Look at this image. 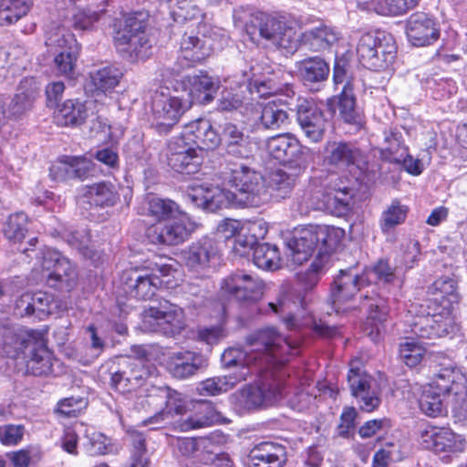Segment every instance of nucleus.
<instances>
[{
  "label": "nucleus",
  "instance_id": "393cba45",
  "mask_svg": "<svg viewBox=\"0 0 467 467\" xmlns=\"http://www.w3.org/2000/svg\"><path fill=\"white\" fill-rule=\"evenodd\" d=\"M210 36H204L203 38L198 37L193 31L185 32L180 41L181 57L190 63H198L209 57L213 48L212 41L215 36L224 37V33H221L220 28L212 29Z\"/></svg>",
  "mask_w": 467,
  "mask_h": 467
},
{
  "label": "nucleus",
  "instance_id": "f03ea898",
  "mask_svg": "<svg viewBox=\"0 0 467 467\" xmlns=\"http://www.w3.org/2000/svg\"><path fill=\"white\" fill-rule=\"evenodd\" d=\"M296 350L288 340L275 328L265 327L250 334L246 337V349L229 348L222 354L224 368L233 369L232 373L246 368L247 378L265 365Z\"/></svg>",
  "mask_w": 467,
  "mask_h": 467
},
{
  "label": "nucleus",
  "instance_id": "6ab92c4d",
  "mask_svg": "<svg viewBox=\"0 0 467 467\" xmlns=\"http://www.w3.org/2000/svg\"><path fill=\"white\" fill-rule=\"evenodd\" d=\"M296 111V121L304 135L311 142L317 143L322 140L327 121L324 116V112L316 103L304 99H298Z\"/></svg>",
  "mask_w": 467,
  "mask_h": 467
},
{
  "label": "nucleus",
  "instance_id": "72a5a7b5",
  "mask_svg": "<svg viewBox=\"0 0 467 467\" xmlns=\"http://www.w3.org/2000/svg\"><path fill=\"white\" fill-rule=\"evenodd\" d=\"M360 157V150L352 142L329 140L326 143L324 161L328 165L345 169L354 165Z\"/></svg>",
  "mask_w": 467,
  "mask_h": 467
},
{
  "label": "nucleus",
  "instance_id": "ddd939ff",
  "mask_svg": "<svg viewBox=\"0 0 467 467\" xmlns=\"http://www.w3.org/2000/svg\"><path fill=\"white\" fill-rule=\"evenodd\" d=\"M191 106L189 99L155 92L151 101L152 124L159 132H167Z\"/></svg>",
  "mask_w": 467,
  "mask_h": 467
},
{
  "label": "nucleus",
  "instance_id": "8fccbe9b",
  "mask_svg": "<svg viewBox=\"0 0 467 467\" xmlns=\"http://www.w3.org/2000/svg\"><path fill=\"white\" fill-rule=\"evenodd\" d=\"M352 198L350 188H334L325 197L326 207L333 215L343 216L350 210Z\"/></svg>",
  "mask_w": 467,
  "mask_h": 467
},
{
  "label": "nucleus",
  "instance_id": "6e6552de",
  "mask_svg": "<svg viewBox=\"0 0 467 467\" xmlns=\"http://www.w3.org/2000/svg\"><path fill=\"white\" fill-rule=\"evenodd\" d=\"M306 308L305 298L298 297L297 301H293L288 295H282L274 302L268 303V308L272 313L280 317L285 327L288 330H300L304 327H309L318 336L324 337H333L337 334V328L334 326H328L322 320L317 321L313 317H308L304 322H299L297 317L293 314L294 309L298 307Z\"/></svg>",
  "mask_w": 467,
  "mask_h": 467
},
{
  "label": "nucleus",
  "instance_id": "2eb2a0df",
  "mask_svg": "<svg viewBox=\"0 0 467 467\" xmlns=\"http://www.w3.org/2000/svg\"><path fill=\"white\" fill-rule=\"evenodd\" d=\"M167 164L176 172L195 174L200 171L203 156L202 150L195 149L183 138L171 140L167 146Z\"/></svg>",
  "mask_w": 467,
  "mask_h": 467
},
{
  "label": "nucleus",
  "instance_id": "4d7b16f0",
  "mask_svg": "<svg viewBox=\"0 0 467 467\" xmlns=\"http://www.w3.org/2000/svg\"><path fill=\"white\" fill-rule=\"evenodd\" d=\"M273 45L285 51L286 54H294L299 48L302 49L301 34H297L296 30L285 23L275 37Z\"/></svg>",
  "mask_w": 467,
  "mask_h": 467
},
{
  "label": "nucleus",
  "instance_id": "338daca9",
  "mask_svg": "<svg viewBox=\"0 0 467 467\" xmlns=\"http://www.w3.org/2000/svg\"><path fill=\"white\" fill-rule=\"evenodd\" d=\"M131 438L130 467H149L145 438L141 433H133Z\"/></svg>",
  "mask_w": 467,
  "mask_h": 467
},
{
  "label": "nucleus",
  "instance_id": "052dcab7",
  "mask_svg": "<svg viewBox=\"0 0 467 467\" xmlns=\"http://www.w3.org/2000/svg\"><path fill=\"white\" fill-rule=\"evenodd\" d=\"M435 320L432 317L431 311L429 309L426 315L417 316L410 323L411 332L420 338L434 339L439 338L434 325Z\"/></svg>",
  "mask_w": 467,
  "mask_h": 467
},
{
  "label": "nucleus",
  "instance_id": "9b49d317",
  "mask_svg": "<svg viewBox=\"0 0 467 467\" xmlns=\"http://www.w3.org/2000/svg\"><path fill=\"white\" fill-rule=\"evenodd\" d=\"M151 270L150 274H142L137 269L126 270L121 275V284L124 292L130 297L140 300H148L152 298L155 295L159 285H161L160 278L156 273L162 275H168L171 266L168 265H160L154 263L149 266Z\"/></svg>",
  "mask_w": 467,
  "mask_h": 467
},
{
  "label": "nucleus",
  "instance_id": "f3484780",
  "mask_svg": "<svg viewBox=\"0 0 467 467\" xmlns=\"http://www.w3.org/2000/svg\"><path fill=\"white\" fill-rule=\"evenodd\" d=\"M368 278L361 275L356 267L340 270L330 289L329 300L336 313L345 312L356 294L366 285Z\"/></svg>",
  "mask_w": 467,
  "mask_h": 467
},
{
  "label": "nucleus",
  "instance_id": "0e129e2a",
  "mask_svg": "<svg viewBox=\"0 0 467 467\" xmlns=\"http://www.w3.org/2000/svg\"><path fill=\"white\" fill-rule=\"evenodd\" d=\"M394 267H392L388 260L379 259L370 269L366 270L361 275H364L365 278H368L366 281V285H368L372 280H370V275L375 276V281L380 282L383 284H389L395 279V272Z\"/></svg>",
  "mask_w": 467,
  "mask_h": 467
},
{
  "label": "nucleus",
  "instance_id": "1a4fd4ad",
  "mask_svg": "<svg viewBox=\"0 0 467 467\" xmlns=\"http://www.w3.org/2000/svg\"><path fill=\"white\" fill-rule=\"evenodd\" d=\"M266 150L270 156L280 164L296 173H301L307 167L306 148L291 133H281L266 140Z\"/></svg>",
  "mask_w": 467,
  "mask_h": 467
},
{
  "label": "nucleus",
  "instance_id": "dca6fc26",
  "mask_svg": "<svg viewBox=\"0 0 467 467\" xmlns=\"http://www.w3.org/2000/svg\"><path fill=\"white\" fill-rule=\"evenodd\" d=\"M42 268L47 271V283L56 289L70 290L77 283L78 274L73 264L57 251L45 253Z\"/></svg>",
  "mask_w": 467,
  "mask_h": 467
},
{
  "label": "nucleus",
  "instance_id": "e433bc0d",
  "mask_svg": "<svg viewBox=\"0 0 467 467\" xmlns=\"http://www.w3.org/2000/svg\"><path fill=\"white\" fill-rule=\"evenodd\" d=\"M155 396L165 400V407L145 420L146 424H160L170 416L182 415L186 411V401L181 393L168 387L156 389Z\"/></svg>",
  "mask_w": 467,
  "mask_h": 467
},
{
  "label": "nucleus",
  "instance_id": "f257e3e1",
  "mask_svg": "<svg viewBox=\"0 0 467 467\" xmlns=\"http://www.w3.org/2000/svg\"><path fill=\"white\" fill-rule=\"evenodd\" d=\"M342 235L341 229L326 225H306L295 230L292 238L287 242L286 254L293 265H302L317 249V257L307 271L298 275L299 281L306 289H311L317 284L318 274Z\"/></svg>",
  "mask_w": 467,
  "mask_h": 467
},
{
  "label": "nucleus",
  "instance_id": "49530a36",
  "mask_svg": "<svg viewBox=\"0 0 467 467\" xmlns=\"http://www.w3.org/2000/svg\"><path fill=\"white\" fill-rule=\"evenodd\" d=\"M184 213L180 206L171 199L150 197L147 201V215L160 222H167Z\"/></svg>",
  "mask_w": 467,
  "mask_h": 467
},
{
  "label": "nucleus",
  "instance_id": "79ce46f5",
  "mask_svg": "<svg viewBox=\"0 0 467 467\" xmlns=\"http://www.w3.org/2000/svg\"><path fill=\"white\" fill-rule=\"evenodd\" d=\"M457 288V282L451 277L445 276L435 280L431 287L434 297L430 301L429 306L438 305L439 306L454 309V305H457L460 301Z\"/></svg>",
  "mask_w": 467,
  "mask_h": 467
},
{
  "label": "nucleus",
  "instance_id": "4468645a",
  "mask_svg": "<svg viewBox=\"0 0 467 467\" xmlns=\"http://www.w3.org/2000/svg\"><path fill=\"white\" fill-rule=\"evenodd\" d=\"M192 231V223L184 213L167 222H160L149 226L146 230V237L155 245L174 246L184 243Z\"/></svg>",
  "mask_w": 467,
  "mask_h": 467
},
{
  "label": "nucleus",
  "instance_id": "473e14b6",
  "mask_svg": "<svg viewBox=\"0 0 467 467\" xmlns=\"http://www.w3.org/2000/svg\"><path fill=\"white\" fill-rule=\"evenodd\" d=\"M340 33L336 28L320 25L301 33L302 49L310 52H325L337 43Z\"/></svg>",
  "mask_w": 467,
  "mask_h": 467
},
{
  "label": "nucleus",
  "instance_id": "c03bdc74",
  "mask_svg": "<svg viewBox=\"0 0 467 467\" xmlns=\"http://www.w3.org/2000/svg\"><path fill=\"white\" fill-rule=\"evenodd\" d=\"M83 195L90 205L101 208L113 206L119 197L115 185L109 182L86 186Z\"/></svg>",
  "mask_w": 467,
  "mask_h": 467
},
{
  "label": "nucleus",
  "instance_id": "2f4dec72",
  "mask_svg": "<svg viewBox=\"0 0 467 467\" xmlns=\"http://www.w3.org/2000/svg\"><path fill=\"white\" fill-rule=\"evenodd\" d=\"M286 461L285 446L265 441L255 445L250 451L246 467H284Z\"/></svg>",
  "mask_w": 467,
  "mask_h": 467
},
{
  "label": "nucleus",
  "instance_id": "6e6d98bb",
  "mask_svg": "<svg viewBox=\"0 0 467 467\" xmlns=\"http://www.w3.org/2000/svg\"><path fill=\"white\" fill-rule=\"evenodd\" d=\"M87 438L85 448L90 456L116 454L120 449L119 444L113 443L111 439L100 432H93Z\"/></svg>",
  "mask_w": 467,
  "mask_h": 467
},
{
  "label": "nucleus",
  "instance_id": "c85d7f7f",
  "mask_svg": "<svg viewBox=\"0 0 467 467\" xmlns=\"http://www.w3.org/2000/svg\"><path fill=\"white\" fill-rule=\"evenodd\" d=\"M218 254L216 242L208 236H203L192 243L182 252V256L186 266L199 273L210 266V262L215 258Z\"/></svg>",
  "mask_w": 467,
  "mask_h": 467
},
{
  "label": "nucleus",
  "instance_id": "20e7f679",
  "mask_svg": "<svg viewBox=\"0 0 467 467\" xmlns=\"http://www.w3.org/2000/svg\"><path fill=\"white\" fill-rule=\"evenodd\" d=\"M289 356L285 355L254 371L258 374L256 382L246 385L235 395L240 406L253 410L271 406L283 398L287 377L284 366L289 361Z\"/></svg>",
  "mask_w": 467,
  "mask_h": 467
},
{
  "label": "nucleus",
  "instance_id": "cd10ccee",
  "mask_svg": "<svg viewBox=\"0 0 467 467\" xmlns=\"http://www.w3.org/2000/svg\"><path fill=\"white\" fill-rule=\"evenodd\" d=\"M208 365L201 353L189 350L172 353L167 360L169 372L176 379H188L194 376Z\"/></svg>",
  "mask_w": 467,
  "mask_h": 467
},
{
  "label": "nucleus",
  "instance_id": "9d476101",
  "mask_svg": "<svg viewBox=\"0 0 467 467\" xmlns=\"http://www.w3.org/2000/svg\"><path fill=\"white\" fill-rule=\"evenodd\" d=\"M229 183L244 196L240 202L257 204L265 195V182L260 172L244 162L228 163Z\"/></svg>",
  "mask_w": 467,
  "mask_h": 467
},
{
  "label": "nucleus",
  "instance_id": "0eeeda50",
  "mask_svg": "<svg viewBox=\"0 0 467 467\" xmlns=\"http://www.w3.org/2000/svg\"><path fill=\"white\" fill-rule=\"evenodd\" d=\"M146 23L137 16H128L115 32L114 44L119 55L130 61L145 60L151 54V42L145 31Z\"/></svg>",
  "mask_w": 467,
  "mask_h": 467
},
{
  "label": "nucleus",
  "instance_id": "f704fd0d",
  "mask_svg": "<svg viewBox=\"0 0 467 467\" xmlns=\"http://www.w3.org/2000/svg\"><path fill=\"white\" fill-rule=\"evenodd\" d=\"M187 98L193 103L207 104L211 102L219 88V82L212 77L200 72L199 75L188 76L184 81Z\"/></svg>",
  "mask_w": 467,
  "mask_h": 467
},
{
  "label": "nucleus",
  "instance_id": "58836bf2",
  "mask_svg": "<svg viewBox=\"0 0 467 467\" xmlns=\"http://www.w3.org/2000/svg\"><path fill=\"white\" fill-rule=\"evenodd\" d=\"M257 67H251L249 72H244L243 82L246 84L251 94H257L260 98L274 96L284 91V83L275 76L259 77Z\"/></svg>",
  "mask_w": 467,
  "mask_h": 467
},
{
  "label": "nucleus",
  "instance_id": "4be33fe9",
  "mask_svg": "<svg viewBox=\"0 0 467 467\" xmlns=\"http://www.w3.org/2000/svg\"><path fill=\"white\" fill-rule=\"evenodd\" d=\"M148 316L152 319L154 331L173 337L185 328L183 310L176 305H161L150 307Z\"/></svg>",
  "mask_w": 467,
  "mask_h": 467
},
{
  "label": "nucleus",
  "instance_id": "3c124183",
  "mask_svg": "<svg viewBox=\"0 0 467 467\" xmlns=\"http://www.w3.org/2000/svg\"><path fill=\"white\" fill-rule=\"evenodd\" d=\"M408 212V207L401 204L400 200H392L391 203L382 212L379 219V227L382 233L389 234L398 225L403 223Z\"/></svg>",
  "mask_w": 467,
  "mask_h": 467
},
{
  "label": "nucleus",
  "instance_id": "7ed1b4c3",
  "mask_svg": "<svg viewBox=\"0 0 467 467\" xmlns=\"http://www.w3.org/2000/svg\"><path fill=\"white\" fill-rule=\"evenodd\" d=\"M432 363V381L424 387L419 406L427 416L438 417L446 410V398L451 400L452 394L460 399L465 395L467 380L456 363L443 353L433 355Z\"/></svg>",
  "mask_w": 467,
  "mask_h": 467
},
{
  "label": "nucleus",
  "instance_id": "603ef678",
  "mask_svg": "<svg viewBox=\"0 0 467 467\" xmlns=\"http://www.w3.org/2000/svg\"><path fill=\"white\" fill-rule=\"evenodd\" d=\"M33 5L32 0H1L0 25L8 26L26 16Z\"/></svg>",
  "mask_w": 467,
  "mask_h": 467
},
{
  "label": "nucleus",
  "instance_id": "f8f14e48",
  "mask_svg": "<svg viewBox=\"0 0 467 467\" xmlns=\"http://www.w3.org/2000/svg\"><path fill=\"white\" fill-rule=\"evenodd\" d=\"M264 282L256 275L237 270L222 280L221 290L224 296L240 303L254 304L264 294Z\"/></svg>",
  "mask_w": 467,
  "mask_h": 467
},
{
  "label": "nucleus",
  "instance_id": "13d9d810",
  "mask_svg": "<svg viewBox=\"0 0 467 467\" xmlns=\"http://www.w3.org/2000/svg\"><path fill=\"white\" fill-rule=\"evenodd\" d=\"M384 145L382 146V154L391 162L400 160L403 154L408 151V148L403 145L401 134L390 130L384 133Z\"/></svg>",
  "mask_w": 467,
  "mask_h": 467
},
{
  "label": "nucleus",
  "instance_id": "774afa93",
  "mask_svg": "<svg viewBox=\"0 0 467 467\" xmlns=\"http://www.w3.org/2000/svg\"><path fill=\"white\" fill-rule=\"evenodd\" d=\"M218 445L213 437H198L195 462L202 464H210L217 453Z\"/></svg>",
  "mask_w": 467,
  "mask_h": 467
},
{
  "label": "nucleus",
  "instance_id": "864d4df0",
  "mask_svg": "<svg viewBox=\"0 0 467 467\" xmlns=\"http://www.w3.org/2000/svg\"><path fill=\"white\" fill-rule=\"evenodd\" d=\"M254 264L261 269H275L279 265L280 254L276 245L258 243L253 251Z\"/></svg>",
  "mask_w": 467,
  "mask_h": 467
},
{
  "label": "nucleus",
  "instance_id": "ea45409f",
  "mask_svg": "<svg viewBox=\"0 0 467 467\" xmlns=\"http://www.w3.org/2000/svg\"><path fill=\"white\" fill-rule=\"evenodd\" d=\"M299 174L293 171L291 173H287L280 169L272 171L267 177L264 200L266 199L267 192L275 201H281L289 197L296 185V177Z\"/></svg>",
  "mask_w": 467,
  "mask_h": 467
},
{
  "label": "nucleus",
  "instance_id": "5701e85b",
  "mask_svg": "<svg viewBox=\"0 0 467 467\" xmlns=\"http://www.w3.org/2000/svg\"><path fill=\"white\" fill-rule=\"evenodd\" d=\"M421 444L436 453H461L466 448L465 439L447 428H431L421 433Z\"/></svg>",
  "mask_w": 467,
  "mask_h": 467
},
{
  "label": "nucleus",
  "instance_id": "412c9836",
  "mask_svg": "<svg viewBox=\"0 0 467 467\" xmlns=\"http://www.w3.org/2000/svg\"><path fill=\"white\" fill-rule=\"evenodd\" d=\"M186 198L194 206L207 212L215 213L227 208L234 202L235 195L230 191L219 187L198 185L188 191Z\"/></svg>",
  "mask_w": 467,
  "mask_h": 467
},
{
  "label": "nucleus",
  "instance_id": "680f3d73",
  "mask_svg": "<svg viewBox=\"0 0 467 467\" xmlns=\"http://www.w3.org/2000/svg\"><path fill=\"white\" fill-rule=\"evenodd\" d=\"M420 0H377L375 10L382 16H400L413 9Z\"/></svg>",
  "mask_w": 467,
  "mask_h": 467
},
{
  "label": "nucleus",
  "instance_id": "de8ad7c7",
  "mask_svg": "<svg viewBox=\"0 0 467 467\" xmlns=\"http://www.w3.org/2000/svg\"><path fill=\"white\" fill-rule=\"evenodd\" d=\"M193 408L196 413L180 422L179 426L182 431L200 429L210 425L213 421V409L211 401L203 400H197L193 404Z\"/></svg>",
  "mask_w": 467,
  "mask_h": 467
},
{
  "label": "nucleus",
  "instance_id": "c756f323",
  "mask_svg": "<svg viewBox=\"0 0 467 467\" xmlns=\"http://www.w3.org/2000/svg\"><path fill=\"white\" fill-rule=\"evenodd\" d=\"M44 336L42 332L26 330L16 327H3L0 328L3 352L11 358H17L25 348L31 347L36 337Z\"/></svg>",
  "mask_w": 467,
  "mask_h": 467
},
{
  "label": "nucleus",
  "instance_id": "37998d69",
  "mask_svg": "<svg viewBox=\"0 0 467 467\" xmlns=\"http://www.w3.org/2000/svg\"><path fill=\"white\" fill-rule=\"evenodd\" d=\"M247 369L237 373H229L222 377H214L207 379L201 382L198 391L201 395L216 396L223 392H226L234 388L237 383L247 379Z\"/></svg>",
  "mask_w": 467,
  "mask_h": 467
},
{
  "label": "nucleus",
  "instance_id": "4c0bfd02",
  "mask_svg": "<svg viewBox=\"0 0 467 467\" xmlns=\"http://www.w3.org/2000/svg\"><path fill=\"white\" fill-rule=\"evenodd\" d=\"M30 348V354L26 365V372L34 376L49 374L52 371L53 356L46 346L43 336L36 337Z\"/></svg>",
  "mask_w": 467,
  "mask_h": 467
},
{
  "label": "nucleus",
  "instance_id": "bf43d9fd",
  "mask_svg": "<svg viewBox=\"0 0 467 467\" xmlns=\"http://www.w3.org/2000/svg\"><path fill=\"white\" fill-rule=\"evenodd\" d=\"M27 216L24 213L11 214L4 227L5 236L13 242H21L27 232Z\"/></svg>",
  "mask_w": 467,
  "mask_h": 467
},
{
  "label": "nucleus",
  "instance_id": "a211bd4d",
  "mask_svg": "<svg viewBox=\"0 0 467 467\" xmlns=\"http://www.w3.org/2000/svg\"><path fill=\"white\" fill-rule=\"evenodd\" d=\"M121 368H110V385L120 392H131L147 384L150 377L148 368L142 360L127 358L122 360Z\"/></svg>",
  "mask_w": 467,
  "mask_h": 467
},
{
  "label": "nucleus",
  "instance_id": "39448f33",
  "mask_svg": "<svg viewBox=\"0 0 467 467\" xmlns=\"http://www.w3.org/2000/svg\"><path fill=\"white\" fill-rule=\"evenodd\" d=\"M357 55L363 67L373 71H383L395 61L397 45L393 36L386 32H368L359 37Z\"/></svg>",
  "mask_w": 467,
  "mask_h": 467
},
{
  "label": "nucleus",
  "instance_id": "69168bd1",
  "mask_svg": "<svg viewBox=\"0 0 467 467\" xmlns=\"http://www.w3.org/2000/svg\"><path fill=\"white\" fill-rule=\"evenodd\" d=\"M61 236L69 245L80 251L84 255H89L90 234L87 229H65L61 232Z\"/></svg>",
  "mask_w": 467,
  "mask_h": 467
},
{
  "label": "nucleus",
  "instance_id": "e2e57ef3",
  "mask_svg": "<svg viewBox=\"0 0 467 467\" xmlns=\"http://www.w3.org/2000/svg\"><path fill=\"white\" fill-rule=\"evenodd\" d=\"M424 354L425 348L413 338H406V341L400 346V357L410 368H414L420 364Z\"/></svg>",
  "mask_w": 467,
  "mask_h": 467
},
{
  "label": "nucleus",
  "instance_id": "b1692460",
  "mask_svg": "<svg viewBox=\"0 0 467 467\" xmlns=\"http://www.w3.org/2000/svg\"><path fill=\"white\" fill-rule=\"evenodd\" d=\"M220 142L223 145L227 155L239 160H249L253 154L250 137L244 129L232 122L221 126Z\"/></svg>",
  "mask_w": 467,
  "mask_h": 467
},
{
  "label": "nucleus",
  "instance_id": "c9c22d12",
  "mask_svg": "<svg viewBox=\"0 0 467 467\" xmlns=\"http://www.w3.org/2000/svg\"><path fill=\"white\" fill-rule=\"evenodd\" d=\"M91 102L67 99L54 111V121L61 127H78L89 116Z\"/></svg>",
  "mask_w": 467,
  "mask_h": 467
},
{
  "label": "nucleus",
  "instance_id": "7c9ffc66",
  "mask_svg": "<svg viewBox=\"0 0 467 467\" xmlns=\"http://www.w3.org/2000/svg\"><path fill=\"white\" fill-rule=\"evenodd\" d=\"M181 138L192 145L195 149L202 150L214 149L220 143V136L213 128L209 120L198 119L185 126Z\"/></svg>",
  "mask_w": 467,
  "mask_h": 467
},
{
  "label": "nucleus",
  "instance_id": "a19ab883",
  "mask_svg": "<svg viewBox=\"0 0 467 467\" xmlns=\"http://www.w3.org/2000/svg\"><path fill=\"white\" fill-rule=\"evenodd\" d=\"M122 76V71L115 66L102 67L89 73L86 88L91 92L106 93L119 85Z\"/></svg>",
  "mask_w": 467,
  "mask_h": 467
},
{
  "label": "nucleus",
  "instance_id": "aec40b11",
  "mask_svg": "<svg viewBox=\"0 0 467 467\" xmlns=\"http://www.w3.org/2000/svg\"><path fill=\"white\" fill-rule=\"evenodd\" d=\"M406 35L415 47L431 45L440 37L439 22L427 13L415 12L406 21Z\"/></svg>",
  "mask_w": 467,
  "mask_h": 467
},
{
  "label": "nucleus",
  "instance_id": "a878e982",
  "mask_svg": "<svg viewBox=\"0 0 467 467\" xmlns=\"http://www.w3.org/2000/svg\"><path fill=\"white\" fill-rule=\"evenodd\" d=\"M296 72L303 84L312 90H319L327 80L329 64L320 56L306 57L295 64Z\"/></svg>",
  "mask_w": 467,
  "mask_h": 467
},
{
  "label": "nucleus",
  "instance_id": "5fc2aeb1",
  "mask_svg": "<svg viewBox=\"0 0 467 467\" xmlns=\"http://www.w3.org/2000/svg\"><path fill=\"white\" fill-rule=\"evenodd\" d=\"M428 309L431 311L432 317L437 321L434 327L438 337L452 334L458 329L453 316L454 309L439 306L438 305L428 306Z\"/></svg>",
  "mask_w": 467,
  "mask_h": 467
},
{
  "label": "nucleus",
  "instance_id": "423d86ee",
  "mask_svg": "<svg viewBox=\"0 0 467 467\" xmlns=\"http://www.w3.org/2000/svg\"><path fill=\"white\" fill-rule=\"evenodd\" d=\"M45 45L47 51L54 56V64L58 74L73 78L80 51L75 36L63 26H52L46 32Z\"/></svg>",
  "mask_w": 467,
  "mask_h": 467
},
{
  "label": "nucleus",
  "instance_id": "a18cd8bd",
  "mask_svg": "<svg viewBox=\"0 0 467 467\" xmlns=\"http://www.w3.org/2000/svg\"><path fill=\"white\" fill-rule=\"evenodd\" d=\"M287 121L286 110L272 100L261 106V112L255 124L258 129L275 130L286 124Z\"/></svg>",
  "mask_w": 467,
  "mask_h": 467
},
{
  "label": "nucleus",
  "instance_id": "bb28decb",
  "mask_svg": "<svg viewBox=\"0 0 467 467\" xmlns=\"http://www.w3.org/2000/svg\"><path fill=\"white\" fill-rule=\"evenodd\" d=\"M93 163L85 157L63 156L50 167V175L56 181H83L90 175Z\"/></svg>",
  "mask_w": 467,
  "mask_h": 467
},
{
  "label": "nucleus",
  "instance_id": "09e8293b",
  "mask_svg": "<svg viewBox=\"0 0 467 467\" xmlns=\"http://www.w3.org/2000/svg\"><path fill=\"white\" fill-rule=\"evenodd\" d=\"M337 107L342 119L348 124H358L359 115L356 109V97L351 81H347L338 95Z\"/></svg>",
  "mask_w": 467,
  "mask_h": 467
}]
</instances>
